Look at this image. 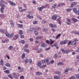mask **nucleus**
<instances>
[{"label": "nucleus", "mask_w": 79, "mask_h": 79, "mask_svg": "<svg viewBox=\"0 0 79 79\" xmlns=\"http://www.w3.org/2000/svg\"><path fill=\"white\" fill-rule=\"evenodd\" d=\"M57 18H58V16L56 15H54L52 16V18L53 20H55Z\"/></svg>", "instance_id": "6e6552de"}, {"label": "nucleus", "mask_w": 79, "mask_h": 79, "mask_svg": "<svg viewBox=\"0 0 79 79\" xmlns=\"http://www.w3.org/2000/svg\"><path fill=\"white\" fill-rule=\"evenodd\" d=\"M25 63L26 64H27V63L29 62V59H26L25 60Z\"/></svg>", "instance_id": "cd10ccee"}, {"label": "nucleus", "mask_w": 79, "mask_h": 79, "mask_svg": "<svg viewBox=\"0 0 79 79\" xmlns=\"http://www.w3.org/2000/svg\"><path fill=\"white\" fill-rule=\"evenodd\" d=\"M73 34H79V32L76 31H73Z\"/></svg>", "instance_id": "7c9ffc66"}, {"label": "nucleus", "mask_w": 79, "mask_h": 79, "mask_svg": "<svg viewBox=\"0 0 79 79\" xmlns=\"http://www.w3.org/2000/svg\"><path fill=\"white\" fill-rule=\"evenodd\" d=\"M37 21H34L33 22V24H37Z\"/></svg>", "instance_id": "4d7b16f0"}, {"label": "nucleus", "mask_w": 79, "mask_h": 79, "mask_svg": "<svg viewBox=\"0 0 79 79\" xmlns=\"http://www.w3.org/2000/svg\"><path fill=\"white\" fill-rule=\"evenodd\" d=\"M4 62H3V60H1L0 62V64L1 65H3Z\"/></svg>", "instance_id": "5701e85b"}, {"label": "nucleus", "mask_w": 79, "mask_h": 79, "mask_svg": "<svg viewBox=\"0 0 79 79\" xmlns=\"http://www.w3.org/2000/svg\"><path fill=\"white\" fill-rule=\"evenodd\" d=\"M4 73H6V74H9V73H10V71L8 70L5 71Z\"/></svg>", "instance_id": "473e14b6"}, {"label": "nucleus", "mask_w": 79, "mask_h": 79, "mask_svg": "<svg viewBox=\"0 0 79 79\" xmlns=\"http://www.w3.org/2000/svg\"><path fill=\"white\" fill-rule=\"evenodd\" d=\"M61 50L62 51V53H64V52L65 50H64V49L63 48L61 49Z\"/></svg>", "instance_id": "c03bdc74"}, {"label": "nucleus", "mask_w": 79, "mask_h": 79, "mask_svg": "<svg viewBox=\"0 0 79 79\" xmlns=\"http://www.w3.org/2000/svg\"><path fill=\"white\" fill-rule=\"evenodd\" d=\"M61 34H58L56 37V39H58L59 38V37H60V36H61Z\"/></svg>", "instance_id": "dca6fc26"}, {"label": "nucleus", "mask_w": 79, "mask_h": 79, "mask_svg": "<svg viewBox=\"0 0 79 79\" xmlns=\"http://www.w3.org/2000/svg\"><path fill=\"white\" fill-rule=\"evenodd\" d=\"M48 59H45L42 60V63H48Z\"/></svg>", "instance_id": "0eeeda50"}, {"label": "nucleus", "mask_w": 79, "mask_h": 79, "mask_svg": "<svg viewBox=\"0 0 79 79\" xmlns=\"http://www.w3.org/2000/svg\"><path fill=\"white\" fill-rule=\"evenodd\" d=\"M66 20H67V21H68V22H70V19H69V18H67L66 19Z\"/></svg>", "instance_id": "69168bd1"}, {"label": "nucleus", "mask_w": 79, "mask_h": 79, "mask_svg": "<svg viewBox=\"0 0 79 79\" xmlns=\"http://www.w3.org/2000/svg\"><path fill=\"white\" fill-rule=\"evenodd\" d=\"M34 33H35V35H37L39 34V33L37 31H34Z\"/></svg>", "instance_id": "58836bf2"}, {"label": "nucleus", "mask_w": 79, "mask_h": 79, "mask_svg": "<svg viewBox=\"0 0 79 79\" xmlns=\"http://www.w3.org/2000/svg\"><path fill=\"white\" fill-rule=\"evenodd\" d=\"M56 74H61V71H58L56 72Z\"/></svg>", "instance_id": "a19ab883"}, {"label": "nucleus", "mask_w": 79, "mask_h": 79, "mask_svg": "<svg viewBox=\"0 0 79 79\" xmlns=\"http://www.w3.org/2000/svg\"><path fill=\"white\" fill-rule=\"evenodd\" d=\"M54 79H60L59 77L56 76L54 77Z\"/></svg>", "instance_id": "2f4dec72"}, {"label": "nucleus", "mask_w": 79, "mask_h": 79, "mask_svg": "<svg viewBox=\"0 0 79 79\" xmlns=\"http://www.w3.org/2000/svg\"><path fill=\"white\" fill-rule=\"evenodd\" d=\"M57 5L56 4H54L52 6V7L54 9H55V7H56V6H57Z\"/></svg>", "instance_id": "c85d7f7f"}, {"label": "nucleus", "mask_w": 79, "mask_h": 79, "mask_svg": "<svg viewBox=\"0 0 79 79\" xmlns=\"http://www.w3.org/2000/svg\"><path fill=\"white\" fill-rule=\"evenodd\" d=\"M41 45L43 47H46V44L43 41L41 42Z\"/></svg>", "instance_id": "f8f14e48"}, {"label": "nucleus", "mask_w": 79, "mask_h": 79, "mask_svg": "<svg viewBox=\"0 0 79 79\" xmlns=\"http://www.w3.org/2000/svg\"><path fill=\"white\" fill-rule=\"evenodd\" d=\"M6 36L9 38H12L14 36V34L12 33L11 34H9L8 33L6 32L5 34Z\"/></svg>", "instance_id": "f257e3e1"}, {"label": "nucleus", "mask_w": 79, "mask_h": 79, "mask_svg": "<svg viewBox=\"0 0 79 79\" xmlns=\"http://www.w3.org/2000/svg\"><path fill=\"white\" fill-rule=\"evenodd\" d=\"M20 37L21 39H23L24 37V35H21L20 36Z\"/></svg>", "instance_id": "bf43d9fd"}, {"label": "nucleus", "mask_w": 79, "mask_h": 79, "mask_svg": "<svg viewBox=\"0 0 79 79\" xmlns=\"http://www.w3.org/2000/svg\"><path fill=\"white\" fill-rule=\"evenodd\" d=\"M69 53V52L68 49L67 50H65V52H64V53H65L66 54H68V53Z\"/></svg>", "instance_id": "4be33fe9"}, {"label": "nucleus", "mask_w": 79, "mask_h": 79, "mask_svg": "<svg viewBox=\"0 0 79 79\" xmlns=\"http://www.w3.org/2000/svg\"><path fill=\"white\" fill-rule=\"evenodd\" d=\"M8 3H9L11 5H12L13 6H15V3L13 2L9 1H8Z\"/></svg>", "instance_id": "9d476101"}, {"label": "nucleus", "mask_w": 79, "mask_h": 79, "mask_svg": "<svg viewBox=\"0 0 79 79\" xmlns=\"http://www.w3.org/2000/svg\"><path fill=\"white\" fill-rule=\"evenodd\" d=\"M38 9L39 11H41L42 10V8H41V7H39L38 8Z\"/></svg>", "instance_id": "49530a36"}, {"label": "nucleus", "mask_w": 79, "mask_h": 79, "mask_svg": "<svg viewBox=\"0 0 79 79\" xmlns=\"http://www.w3.org/2000/svg\"><path fill=\"white\" fill-rule=\"evenodd\" d=\"M5 2V1L3 0H1L0 1V5H2V3H3Z\"/></svg>", "instance_id": "6ab92c4d"}, {"label": "nucleus", "mask_w": 79, "mask_h": 79, "mask_svg": "<svg viewBox=\"0 0 79 79\" xmlns=\"http://www.w3.org/2000/svg\"><path fill=\"white\" fill-rule=\"evenodd\" d=\"M71 10H72V9L71 8L66 9V10H67V11H68V12H69V11H71Z\"/></svg>", "instance_id": "37998d69"}, {"label": "nucleus", "mask_w": 79, "mask_h": 79, "mask_svg": "<svg viewBox=\"0 0 79 79\" xmlns=\"http://www.w3.org/2000/svg\"><path fill=\"white\" fill-rule=\"evenodd\" d=\"M69 79H76V77L74 76H73Z\"/></svg>", "instance_id": "f704fd0d"}, {"label": "nucleus", "mask_w": 79, "mask_h": 79, "mask_svg": "<svg viewBox=\"0 0 79 79\" xmlns=\"http://www.w3.org/2000/svg\"><path fill=\"white\" fill-rule=\"evenodd\" d=\"M41 29V28L40 27H37V30H40Z\"/></svg>", "instance_id": "e2e57ef3"}, {"label": "nucleus", "mask_w": 79, "mask_h": 79, "mask_svg": "<svg viewBox=\"0 0 79 79\" xmlns=\"http://www.w3.org/2000/svg\"><path fill=\"white\" fill-rule=\"evenodd\" d=\"M71 69H72L71 68H67L65 70V74H68V71H69L71 70Z\"/></svg>", "instance_id": "f03ea898"}, {"label": "nucleus", "mask_w": 79, "mask_h": 79, "mask_svg": "<svg viewBox=\"0 0 79 79\" xmlns=\"http://www.w3.org/2000/svg\"><path fill=\"white\" fill-rule=\"evenodd\" d=\"M41 64H42V63L41 62H38L37 64V65H38V66H40Z\"/></svg>", "instance_id": "8fccbe9b"}, {"label": "nucleus", "mask_w": 79, "mask_h": 79, "mask_svg": "<svg viewBox=\"0 0 79 79\" xmlns=\"http://www.w3.org/2000/svg\"><path fill=\"white\" fill-rule=\"evenodd\" d=\"M18 25H19V27H20V28H22V27H23V25L18 24Z\"/></svg>", "instance_id": "09e8293b"}, {"label": "nucleus", "mask_w": 79, "mask_h": 79, "mask_svg": "<svg viewBox=\"0 0 79 79\" xmlns=\"http://www.w3.org/2000/svg\"><path fill=\"white\" fill-rule=\"evenodd\" d=\"M26 10V9H22L20 11V12H23V11H24Z\"/></svg>", "instance_id": "6e6d98bb"}, {"label": "nucleus", "mask_w": 79, "mask_h": 79, "mask_svg": "<svg viewBox=\"0 0 79 79\" xmlns=\"http://www.w3.org/2000/svg\"><path fill=\"white\" fill-rule=\"evenodd\" d=\"M63 63H62L61 62H59L58 64V65H60V66L63 65Z\"/></svg>", "instance_id": "a878e982"}, {"label": "nucleus", "mask_w": 79, "mask_h": 79, "mask_svg": "<svg viewBox=\"0 0 79 79\" xmlns=\"http://www.w3.org/2000/svg\"><path fill=\"white\" fill-rule=\"evenodd\" d=\"M54 57L56 59V58H57V57H58V54H57V53H56L55 54Z\"/></svg>", "instance_id": "c9c22d12"}, {"label": "nucleus", "mask_w": 79, "mask_h": 79, "mask_svg": "<svg viewBox=\"0 0 79 79\" xmlns=\"http://www.w3.org/2000/svg\"><path fill=\"white\" fill-rule=\"evenodd\" d=\"M43 24H45L46 23V21L45 20H44L43 21H42Z\"/></svg>", "instance_id": "13d9d810"}, {"label": "nucleus", "mask_w": 79, "mask_h": 79, "mask_svg": "<svg viewBox=\"0 0 79 79\" xmlns=\"http://www.w3.org/2000/svg\"><path fill=\"white\" fill-rule=\"evenodd\" d=\"M52 31L53 32H55V31H56L55 30V29L53 28L52 29Z\"/></svg>", "instance_id": "680f3d73"}, {"label": "nucleus", "mask_w": 79, "mask_h": 79, "mask_svg": "<svg viewBox=\"0 0 79 79\" xmlns=\"http://www.w3.org/2000/svg\"><path fill=\"white\" fill-rule=\"evenodd\" d=\"M58 23H59V24H60V25H61V21L59 20L58 21Z\"/></svg>", "instance_id": "052dcab7"}, {"label": "nucleus", "mask_w": 79, "mask_h": 79, "mask_svg": "<svg viewBox=\"0 0 79 79\" xmlns=\"http://www.w3.org/2000/svg\"><path fill=\"white\" fill-rule=\"evenodd\" d=\"M41 74H42V73H41L40 72H36V75H38L39 76V75H41Z\"/></svg>", "instance_id": "393cba45"}, {"label": "nucleus", "mask_w": 79, "mask_h": 79, "mask_svg": "<svg viewBox=\"0 0 79 79\" xmlns=\"http://www.w3.org/2000/svg\"><path fill=\"white\" fill-rule=\"evenodd\" d=\"M0 32H1V33H5V31H4V30L3 29H1L0 30Z\"/></svg>", "instance_id": "c756f323"}, {"label": "nucleus", "mask_w": 79, "mask_h": 79, "mask_svg": "<svg viewBox=\"0 0 79 79\" xmlns=\"http://www.w3.org/2000/svg\"><path fill=\"white\" fill-rule=\"evenodd\" d=\"M38 49H39V48L38 47V46L35 47V50H37Z\"/></svg>", "instance_id": "5fc2aeb1"}, {"label": "nucleus", "mask_w": 79, "mask_h": 79, "mask_svg": "<svg viewBox=\"0 0 79 79\" xmlns=\"http://www.w3.org/2000/svg\"><path fill=\"white\" fill-rule=\"evenodd\" d=\"M13 76L15 79H18V75L17 73H13Z\"/></svg>", "instance_id": "423d86ee"}, {"label": "nucleus", "mask_w": 79, "mask_h": 79, "mask_svg": "<svg viewBox=\"0 0 79 79\" xmlns=\"http://www.w3.org/2000/svg\"><path fill=\"white\" fill-rule=\"evenodd\" d=\"M46 42L48 44H50V42L49 41V40H46Z\"/></svg>", "instance_id": "de8ad7c7"}, {"label": "nucleus", "mask_w": 79, "mask_h": 79, "mask_svg": "<svg viewBox=\"0 0 79 79\" xmlns=\"http://www.w3.org/2000/svg\"><path fill=\"white\" fill-rule=\"evenodd\" d=\"M76 76L77 79H79V74H77L75 75Z\"/></svg>", "instance_id": "a18cd8bd"}, {"label": "nucleus", "mask_w": 79, "mask_h": 79, "mask_svg": "<svg viewBox=\"0 0 79 79\" xmlns=\"http://www.w3.org/2000/svg\"><path fill=\"white\" fill-rule=\"evenodd\" d=\"M25 52H27V53H29V50H28L27 49H26L24 50Z\"/></svg>", "instance_id": "e433bc0d"}, {"label": "nucleus", "mask_w": 79, "mask_h": 79, "mask_svg": "<svg viewBox=\"0 0 79 79\" xmlns=\"http://www.w3.org/2000/svg\"><path fill=\"white\" fill-rule=\"evenodd\" d=\"M49 26L51 27H54V28H56V25H54L52 23H50L49 24Z\"/></svg>", "instance_id": "1a4fd4ad"}, {"label": "nucleus", "mask_w": 79, "mask_h": 79, "mask_svg": "<svg viewBox=\"0 0 79 79\" xmlns=\"http://www.w3.org/2000/svg\"><path fill=\"white\" fill-rule=\"evenodd\" d=\"M43 32H47L48 31V29L47 28H43Z\"/></svg>", "instance_id": "aec40b11"}, {"label": "nucleus", "mask_w": 79, "mask_h": 79, "mask_svg": "<svg viewBox=\"0 0 79 79\" xmlns=\"http://www.w3.org/2000/svg\"><path fill=\"white\" fill-rule=\"evenodd\" d=\"M5 9V6L2 5H1V11L2 13H3V10H4V9Z\"/></svg>", "instance_id": "20e7f679"}, {"label": "nucleus", "mask_w": 79, "mask_h": 79, "mask_svg": "<svg viewBox=\"0 0 79 79\" xmlns=\"http://www.w3.org/2000/svg\"><path fill=\"white\" fill-rule=\"evenodd\" d=\"M42 38L41 37V36H38V37H37L36 38V40H38L39 39H41Z\"/></svg>", "instance_id": "ea45409f"}, {"label": "nucleus", "mask_w": 79, "mask_h": 79, "mask_svg": "<svg viewBox=\"0 0 79 79\" xmlns=\"http://www.w3.org/2000/svg\"><path fill=\"white\" fill-rule=\"evenodd\" d=\"M21 43L23 44H25V41H24L23 40H21Z\"/></svg>", "instance_id": "79ce46f5"}, {"label": "nucleus", "mask_w": 79, "mask_h": 79, "mask_svg": "<svg viewBox=\"0 0 79 79\" xmlns=\"http://www.w3.org/2000/svg\"><path fill=\"white\" fill-rule=\"evenodd\" d=\"M54 47H56V48L57 49H58V45H57V44L56 43H54Z\"/></svg>", "instance_id": "412c9836"}, {"label": "nucleus", "mask_w": 79, "mask_h": 79, "mask_svg": "<svg viewBox=\"0 0 79 79\" xmlns=\"http://www.w3.org/2000/svg\"><path fill=\"white\" fill-rule=\"evenodd\" d=\"M10 23L12 27H14V22L12 20L10 21Z\"/></svg>", "instance_id": "a211bd4d"}, {"label": "nucleus", "mask_w": 79, "mask_h": 79, "mask_svg": "<svg viewBox=\"0 0 79 79\" xmlns=\"http://www.w3.org/2000/svg\"><path fill=\"white\" fill-rule=\"evenodd\" d=\"M5 65L6 66H7L8 67H10L11 64H9V63H7Z\"/></svg>", "instance_id": "b1692460"}, {"label": "nucleus", "mask_w": 79, "mask_h": 79, "mask_svg": "<svg viewBox=\"0 0 79 79\" xmlns=\"http://www.w3.org/2000/svg\"><path fill=\"white\" fill-rule=\"evenodd\" d=\"M5 41H6V42H9V40L7 38H6L5 39Z\"/></svg>", "instance_id": "603ef678"}, {"label": "nucleus", "mask_w": 79, "mask_h": 79, "mask_svg": "<svg viewBox=\"0 0 79 79\" xmlns=\"http://www.w3.org/2000/svg\"><path fill=\"white\" fill-rule=\"evenodd\" d=\"M18 38H19V36H18V35H16L14 36L12 39L14 40H15L18 39Z\"/></svg>", "instance_id": "39448f33"}, {"label": "nucleus", "mask_w": 79, "mask_h": 79, "mask_svg": "<svg viewBox=\"0 0 79 79\" xmlns=\"http://www.w3.org/2000/svg\"><path fill=\"white\" fill-rule=\"evenodd\" d=\"M20 79H24V76H21L20 77Z\"/></svg>", "instance_id": "338daca9"}, {"label": "nucleus", "mask_w": 79, "mask_h": 79, "mask_svg": "<svg viewBox=\"0 0 79 79\" xmlns=\"http://www.w3.org/2000/svg\"><path fill=\"white\" fill-rule=\"evenodd\" d=\"M13 48V46H10L8 48L9 50H11V49Z\"/></svg>", "instance_id": "bb28decb"}, {"label": "nucleus", "mask_w": 79, "mask_h": 79, "mask_svg": "<svg viewBox=\"0 0 79 79\" xmlns=\"http://www.w3.org/2000/svg\"><path fill=\"white\" fill-rule=\"evenodd\" d=\"M19 31L20 32L19 33V34L20 35H22L23 34V31L22 30H20Z\"/></svg>", "instance_id": "4c0bfd02"}, {"label": "nucleus", "mask_w": 79, "mask_h": 79, "mask_svg": "<svg viewBox=\"0 0 79 79\" xmlns=\"http://www.w3.org/2000/svg\"><path fill=\"white\" fill-rule=\"evenodd\" d=\"M7 76H8L9 77H10V79H13V77H12V75L11 74H9L7 75Z\"/></svg>", "instance_id": "2eb2a0df"}, {"label": "nucleus", "mask_w": 79, "mask_h": 79, "mask_svg": "<svg viewBox=\"0 0 79 79\" xmlns=\"http://www.w3.org/2000/svg\"><path fill=\"white\" fill-rule=\"evenodd\" d=\"M76 43L75 42V41H72L71 43V45H75L76 44Z\"/></svg>", "instance_id": "f3484780"}, {"label": "nucleus", "mask_w": 79, "mask_h": 79, "mask_svg": "<svg viewBox=\"0 0 79 79\" xmlns=\"http://www.w3.org/2000/svg\"><path fill=\"white\" fill-rule=\"evenodd\" d=\"M77 4V2H73L72 4H71V5L70 6V8H73V6H74V5H76Z\"/></svg>", "instance_id": "9b49d317"}, {"label": "nucleus", "mask_w": 79, "mask_h": 79, "mask_svg": "<svg viewBox=\"0 0 79 79\" xmlns=\"http://www.w3.org/2000/svg\"><path fill=\"white\" fill-rule=\"evenodd\" d=\"M41 8V9L42 10H43L44 8H45V6H42Z\"/></svg>", "instance_id": "3c124183"}, {"label": "nucleus", "mask_w": 79, "mask_h": 79, "mask_svg": "<svg viewBox=\"0 0 79 79\" xmlns=\"http://www.w3.org/2000/svg\"><path fill=\"white\" fill-rule=\"evenodd\" d=\"M67 43H68V41L66 40H64L60 42V45H63V44H67Z\"/></svg>", "instance_id": "7ed1b4c3"}, {"label": "nucleus", "mask_w": 79, "mask_h": 79, "mask_svg": "<svg viewBox=\"0 0 79 79\" xmlns=\"http://www.w3.org/2000/svg\"><path fill=\"white\" fill-rule=\"evenodd\" d=\"M25 54H23L22 56V58L23 59H24L25 58Z\"/></svg>", "instance_id": "72a5a7b5"}, {"label": "nucleus", "mask_w": 79, "mask_h": 79, "mask_svg": "<svg viewBox=\"0 0 79 79\" xmlns=\"http://www.w3.org/2000/svg\"><path fill=\"white\" fill-rule=\"evenodd\" d=\"M60 5L61 6H63V5H64V3H61L60 4H59V6H60Z\"/></svg>", "instance_id": "0e129e2a"}, {"label": "nucleus", "mask_w": 79, "mask_h": 79, "mask_svg": "<svg viewBox=\"0 0 79 79\" xmlns=\"http://www.w3.org/2000/svg\"><path fill=\"white\" fill-rule=\"evenodd\" d=\"M49 41H50V45H52V44H53V43H54V41L52 40V39H50L49 40Z\"/></svg>", "instance_id": "4468645a"}, {"label": "nucleus", "mask_w": 79, "mask_h": 79, "mask_svg": "<svg viewBox=\"0 0 79 79\" xmlns=\"http://www.w3.org/2000/svg\"><path fill=\"white\" fill-rule=\"evenodd\" d=\"M25 47L26 48H27L28 47V44H25Z\"/></svg>", "instance_id": "774afa93"}, {"label": "nucleus", "mask_w": 79, "mask_h": 79, "mask_svg": "<svg viewBox=\"0 0 79 79\" xmlns=\"http://www.w3.org/2000/svg\"><path fill=\"white\" fill-rule=\"evenodd\" d=\"M49 63H51L52 64V63H54V60H52L51 61H50Z\"/></svg>", "instance_id": "864d4df0"}, {"label": "nucleus", "mask_w": 79, "mask_h": 79, "mask_svg": "<svg viewBox=\"0 0 79 79\" xmlns=\"http://www.w3.org/2000/svg\"><path fill=\"white\" fill-rule=\"evenodd\" d=\"M72 20H73L74 22H75V23H76L77 21V20L75 19V18H72Z\"/></svg>", "instance_id": "ddd939ff"}]
</instances>
